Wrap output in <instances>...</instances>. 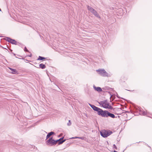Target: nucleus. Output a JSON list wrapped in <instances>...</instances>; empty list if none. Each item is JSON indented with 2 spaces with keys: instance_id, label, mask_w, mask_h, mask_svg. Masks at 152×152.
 I'll return each mask as SVG.
<instances>
[{
  "instance_id": "f257e3e1",
  "label": "nucleus",
  "mask_w": 152,
  "mask_h": 152,
  "mask_svg": "<svg viewBox=\"0 0 152 152\" xmlns=\"http://www.w3.org/2000/svg\"><path fill=\"white\" fill-rule=\"evenodd\" d=\"M100 116L103 117H110L112 118H117V117H115L113 114L112 113L107 110H103Z\"/></svg>"
},
{
  "instance_id": "f03ea898",
  "label": "nucleus",
  "mask_w": 152,
  "mask_h": 152,
  "mask_svg": "<svg viewBox=\"0 0 152 152\" xmlns=\"http://www.w3.org/2000/svg\"><path fill=\"white\" fill-rule=\"evenodd\" d=\"M58 142V140H54L53 139V137H50L49 139L46 142V145H48L53 146L55 145Z\"/></svg>"
},
{
  "instance_id": "7ed1b4c3",
  "label": "nucleus",
  "mask_w": 152,
  "mask_h": 152,
  "mask_svg": "<svg viewBox=\"0 0 152 152\" xmlns=\"http://www.w3.org/2000/svg\"><path fill=\"white\" fill-rule=\"evenodd\" d=\"M101 135L103 137L105 138L108 136L112 134V132L111 131L108 130H102L100 132Z\"/></svg>"
},
{
  "instance_id": "20e7f679",
  "label": "nucleus",
  "mask_w": 152,
  "mask_h": 152,
  "mask_svg": "<svg viewBox=\"0 0 152 152\" xmlns=\"http://www.w3.org/2000/svg\"><path fill=\"white\" fill-rule=\"evenodd\" d=\"M87 8L95 16L98 18H100V17L98 12L92 7L89 6H87Z\"/></svg>"
},
{
  "instance_id": "39448f33",
  "label": "nucleus",
  "mask_w": 152,
  "mask_h": 152,
  "mask_svg": "<svg viewBox=\"0 0 152 152\" xmlns=\"http://www.w3.org/2000/svg\"><path fill=\"white\" fill-rule=\"evenodd\" d=\"M88 104L94 111L97 112V114L99 115L100 116L103 111L102 109L91 104L88 103Z\"/></svg>"
},
{
  "instance_id": "423d86ee",
  "label": "nucleus",
  "mask_w": 152,
  "mask_h": 152,
  "mask_svg": "<svg viewBox=\"0 0 152 152\" xmlns=\"http://www.w3.org/2000/svg\"><path fill=\"white\" fill-rule=\"evenodd\" d=\"M96 72L103 77H108V74L105 71L104 69H99L96 70Z\"/></svg>"
},
{
  "instance_id": "0eeeda50",
  "label": "nucleus",
  "mask_w": 152,
  "mask_h": 152,
  "mask_svg": "<svg viewBox=\"0 0 152 152\" xmlns=\"http://www.w3.org/2000/svg\"><path fill=\"white\" fill-rule=\"evenodd\" d=\"M134 110L135 112H139V114L141 115H147V113L145 112L144 111H142L140 109V108L138 107V108H137L136 107H135L134 108Z\"/></svg>"
},
{
  "instance_id": "6e6552de",
  "label": "nucleus",
  "mask_w": 152,
  "mask_h": 152,
  "mask_svg": "<svg viewBox=\"0 0 152 152\" xmlns=\"http://www.w3.org/2000/svg\"><path fill=\"white\" fill-rule=\"evenodd\" d=\"M6 38H7V39H6V40L7 41L11 43L12 44L16 45L17 42L15 40L12 39L10 38L9 37H6Z\"/></svg>"
},
{
  "instance_id": "1a4fd4ad",
  "label": "nucleus",
  "mask_w": 152,
  "mask_h": 152,
  "mask_svg": "<svg viewBox=\"0 0 152 152\" xmlns=\"http://www.w3.org/2000/svg\"><path fill=\"white\" fill-rule=\"evenodd\" d=\"M93 87L94 89L96 91L98 92H101L102 91V88L99 87H96L94 85Z\"/></svg>"
},
{
  "instance_id": "9d476101",
  "label": "nucleus",
  "mask_w": 152,
  "mask_h": 152,
  "mask_svg": "<svg viewBox=\"0 0 152 152\" xmlns=\"http://www.w3.org/2000/svg\"><path fill=\"white\" fill-rule=\"evenodd\" d=\"M55 132L52 131L48 133L46 136V140L48 139L49 138H50V137L51 135H55Z\"/></svg>"
},
{
  "instance_id": "9b49d317",
  "label": "nucleus",
  "mask_w": 152,
  "mask_h": 152,
  "mask_svg": "<svg viewBox=\"0 0 152 152\" xmlns=\"http://www.w3.org/2000/svg\"><path fill=\"white\" fill-rule=\"evenodd\" d=\"M15 147H18V148H21V149L19 150V151H21L24 150V149L23 148L24 147L23 146H22L21 148L20 147L21 146L19 145L18 144H15Z\"/></svg>"
},
{
  "instance_id": "f8f14e48",
  "label": "nucleus",
  "mask_w": 152,
  "mask_h": 152,
  "mask_svg": "<svg viewBox=\"0 0 152 152\" xmlns=\"http://www.w3.org/2000/svg\"><path fill=\"white\" fill-rule=\"evenodd\" d=\"M9 68L10 70L12 71V73L13 74H16L18 73V72L16 69L11 68Z\"/></svg>"
},
{
  "instance_id": "ddd939ff",
  "label": "nucleus",
  "mask_w": 152,
  "mask_h": 152,
  "mask_svg": "<svg viewBox=\"0 0 152 152\" xmlns=\"http://www.w3.org/2000/svg\"><path fill=\"white\" fill-rule=\"evenodd\" d=\"M46 67V66L45 64H41L39 65V68H41L42 69H44Z\"/></svg>"
},
{
  "instance_id": "4468645a",
  "label": "nucleus",
  "mask_w": 152,
  "mask_h": 152,
  "mask_svg": "<svg viewBox=\"0 0 152 152\" xmlns=\"http://www.w3.org/2000/svg\"><path fill=\"white\" fill-rule=\"evenodd\" d=\"M33 146L31 145H29L28 147H27L26 150L32 151L33 148Z\"/></svg>"
},
{
  "instance_id": "2eb2a0df",
  "label": "nucleus",
  "mask_w": 152,
  "mask_h": 152,
  "mask_svg": "<svg viewBox=\"0 0 152 152\" xmlns=\"http://www.w3.org/2000/svg\"><path fill=\"white\" fill-rule=\"evenodd\" d=\"M46 58L44 57L39 56L37 59V60L42 61L45 59Z\"/></svg>"
},
{
  "instance_id": "dca6fc26",
  "label": "nucleus",
  "mask_w": 152,
  "mask_h": 152,
  "mask_svg": "<svg viewBox=\"0 0 152 152\" xmlns=\"http://www.w3.org/2000/svg\"><path fill=\"white\" fill-rule=\"evenodd\" d=\"M16 45H18L19 46L21 47L22 48H23V46H24V45H23L22 44L18 42H17Z\"/></svg>"
},
{
  "instance_id": "f3484780",
  "label": "nucleus",
  "mask_w": 152,
  "mask_h": 152,
  "mask_svg": "<svg viewBox=\"0 0 152 152\" xmlns=\"http://www.w3.org/2000/svg\"><path fill=\"white\" fill-rule=\"evenodd\" d=\"M66 141V139H64L62 140L58 141V144L59 145L62 144L64 142Z\"/></svg>"
},
{
  "instance_id": "a211bd4d",
  "label": "nucleus",
  "mask_w": 152,
  "mask_h": 152,
  "mask_svg": "<svg viewBox=\"0 0 152 152\" xmlns=\"http://www.w3.org/2000/svg\"><path fill=\"white\" fill-rule=\"evenodd\" d=\"M104 108H108L111 110L113 109V107L111 105H110L109 107H104Z\"/></svg>"
},
{
  "instance_id": "6ab92c4d",
  "label": "nucleus",
  "mask_w": 152,
  "mask_h": 152,
  "mask_svg": "<svg viewBox=\"0 0 152 152\" xmlns=\"http://www.w3.org/2000/svg\"><path fill=\"white\" fill-rule=\"evenodd\" d=\"M99 103L100 105H102L104 108V107H105V106L104 105V103L102 101H101L100 102H99Z\"/></svg>"
},
{
  "instance_id": "aec40b11",
  "label": "nucleus",
  "mask_w": 152,
  "mask_h": 152,
  "mask_svg": "<svg viewBox=\"0 0 152 152\" xmlns=\"http://www.w3.org/2000/svg\"><path fill=\"white\" fill-rule=\"evenodd\" d=\"M78 137V139H80L82 140H85L86 139V138L85 137H83V136L81 137Z\"/></svg>"
},
{
  "instance_id": "412c9836",
  "label": "nucleus",
  "mask_w": 152,
  "mask_h": 152,
  "mask_svg": "<svg viewBox=\"0 0 152 152\" xmlns=\"http://www.w3.org/2000/svg\"><path fill=\"white\" fill-rule=\"evenodd\" d=\"M24 50L25 52L30 53V52L27 49V48L26 47H25Z\"/></svg>"
},
{
  "instance_id": "4be33fe9",
  "label": "nucleus",
  "mask_w": 152,
  "mask_h": 152,
  "mask_svg": "<svg viewBox=\"0 0 152 152\" xmlns=\"http://www.w3.org/2000/svg\"><path fill=\"white\" fill-rule=\"evenodd\" d=\"M71 121L70 120H69V122L68 123H67V125L68 126H70L71 124Z\"/></svg>"
},
{
  "instance_id": "5701e85b",
  "label": "nucleus",
  "mask_w": 152,
  "mask_h": 152,
  "mask_svg": "<svg viewBox=\"0 0 152 152\" xmlns=\"http://www.w3.org/2000/svg\"><path fill=\"white\" fill-rule=\"evenodd\" d=\"M102 101L104 103V104L105 105L107 103V100H104Z\"/></svg>"
},
{
  "instance_id": "b1692460",
  "label": "nucleus",
  "mask_w": 152,
  "mask_h": 152,
  "mask_svg": "<svg viewBox=\"0 0 152 152\" xmlns=\"http://www.w3.org/2000/svg\"><path fill=\"white\" fill-rule=\"evenodd\" d=\"M64 138V137H63L61 138H60V139H58V140H58V141L62 140H63V139Z\"/></svg>"
},
{
  "instance_id": "393cba45",
  "label": "nucleus",
  "mask_w": 152,
  "mask_h": 152,
  "mask_svg": "<svg viewBox=\"0 0 152 152\" xmlns=\"http://www.w3.org/2000/svg\"><path fill=\"white\" fill-rule=\"evenodd\" d=\"M78 138V137H72L71 138H69V139H73Z\"/></svg>"
},
{
  "instance_id": "a878e982",
  "label": "nucleus",
  "mask_w": 152,
  "mask_h": 152,
  "mask_svg": "<svg viewBox=\"0 0 152 152\" xmlns=\"http://www.w3.org/2000/svg\"><path fill=\"white\" fill-rule=\"evenodd\" d=\"M116 93V94H117V97L118 98H119V99L121 98V99H124V98H122L120 97V96H119L118 95V94H117V93Z\"/></svg>"
},
{
  "instance_id": "bb28decb",
  "label": "nucleus",
  "mask_w": 152,
  "mask_h": 152,
  "mask_svg": "<svg viewBox=\"0 0 152 152\" xmlns=\"http://www.w3.org/2000/svg\"><path fill=\"white\" fill-rule=\"evenodd\" d=\"M113 148H114L115 149L117 150V148L116 145L115 144H114L113 145Z\"/></svg>"
},
{
  "instance_id": "cd10ccee",
  "label": "nucleus",
  "mask_w": 152,
  "mask_h": 152,
  "mask_svg": "<svg viewBox=\"0 0 152 152\" xmlns=\"http://www.w3.org/2000/svg\"><path fill=\"white\" fill-rule=\"evenodd\" d=\"M106 107H109V106H110V105H109V103H107L106 104L104 105Z\"/></svg>"
},
{
  "instance_id": "c85d7f7f",
  "label": "nucleus",
  "mask_w": 152,
  "mask_h": 152,
  "mask_svg": "<svg viewBox=\"0 0 152 152\" xmlns=\"http://www.w3.org/2000/svg\"><path fill=\"white\" fill-rule=\"evenodd\" d=\"M28 56L31 57L32 56V54L31 53H30V55H29Z\"/></svg>"
},
{
  "instance_id": "c756f323",
  "label": "nucleus",
  "mask_w": 152,
  "mask_h": 152,
  "mask_svg": "<svg viewBox=\"0 0 152 152\" xmlns=\"http://www.w3.org/2000/svg\"><path fill=\"white\" fill-rule=\"evenodd\" d=\"M145 145H147L150 148V149L151 148V147L150 146H149L148 144H146Z\"/></svg>"
},
{
  "instance_id": "7c9ffc66",
  "label": "nucleus",
  "mask_w": 152,
  "mask_h": 152,
  "mask_svg": "<svg viewBox=\"0 0 152 152\" xmlns=\"http://www.w3.org/2000/svg\"><path fill=\"white\" fill-rule=\"evenodd\" d=\"M110 90H112L113 89L112 88H110Z\"/></svg>"
},
{
  "instance_id": "2f4dec72",
  "label": "nucleus",
  "mask_w": 152,
  "mask_h": 152,
  "mask_svg": "<svg viewBox=\"0 0 152 152\" xmlns=\"http://www.w3.org/2000/svg\"><path fill=\"white\" fill-rule=\"evenodd\" d=\"M113 152H117V151H115V150H114V151Z\"/></svg>"
},
{
  "instance_id": "473e14b6",
  "label": "nucleus",
  "mask_w": 152,
  "mask_h": 152,
  "mask_svg": "<svg viewBox=\"0 0 152 152\" xmlns=\"http://www.w3.org/2000/svg\"><path fill=\"white\" fill-rule=\"evenodd\" d=\"M128 91H132L130 90H127Z\"/></svg>"
},
{
  "instance_id": "72a5a7b5",
  "label": "nucleus",
  "mask_w": 152,
  "mask_h": 152,
  "mask_svg": "<svg viewBox=\"0 0 152 152\" xmlns=\"http://www.w3.org/2000/svg\"><path fill=\"white\" fill-rule=\"evenodd\" d=\"M126 113H129V112L127 111H126Z\"/></svg>"
},
{
  "instance_id": "f704fd0d",
  "label": "nucleus",
  "mask_w": 152,
  "mask_h": 152,
  "mask_svg": "<svg viewBox=\"0 0 152 152\" xmlns=\"http://www.w3.org/2000/svg\"><path fill=\"white\" fill-rule=\"evenodd\" d=\"M1 11V9L0 8V11Z\"/></svg>"
},
{
  "instance_id": "c9c22d12",
  "label": "nucleus",
  "mask_w": 152,
  "mask_h": 152,
  "mask_svg": "<svg viewBox=\"0 0 152 152\" xmlns=\"http://www.w3.org/2000/svg\"><path fill=\"white\" fill-rule=\"evenodd\" d=\"M2 37V36H0V37Z\"/></svg>"
},
{
  "instance_id": "e433bc0d",
  "label": "nucleus",
  "mask_w": 152,
  "mask_h": 152,
  "mask_svg": "<svg viewBox=\"0 0 152 152\" xmlns=\"http://www.w3.org/2000/svg\"><path fill=\"white\" fill-rule=\"evenodd\" d=\"M14 54V55H15V53H14V54Z\"/></svg>"
}]
</instances>
